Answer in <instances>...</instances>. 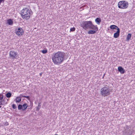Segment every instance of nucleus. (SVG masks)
I'll list each match as a JSON object with an SVG mask.
<instances>
[{"label": "nucleus", "mask_w": 135, "mask_h": 135, "mask_svg": "<svg viewBox=\"0 0 135 135\" xmlns=\"http://www.w3.org/2000/svg\"><path fill=\"white\" fill-rule=\"evenodd\" d=\"M65 56V54L61 51L54 52L52 57L53 62L55 64H59L62 62Z\"/></svg>", "instance_id": "f257e3e1"}, {"label": "nucleus", "mask_w": 135, "mask_h": 135, "mask_svg": "<svg viewBox=\"0 0 135 135\" xmlns=\"http://www.w3.org/2000/svg\"><path fill=\"white\" fill-rule=\"evenodd\" d=\"M32 12L27 8H23L21 11V15L23 19H29L30 18V16Z\"/></svg>", "instance_id": "f03ea898"}, {"label": "nucleus", "mask_w": 135, "mask_h": 135, "mask_svg": "<svg viewBox=\"0 0 135 135\" xmlns=\"http://www.w3.org/2000/svg\"><path fill=\"white\" fill-rule=\"evenodd\" d=\"M110 89L108 88L104 87L101 89L100 93L104 97L109 95L110 94Z\"/></svg>", "instance_id": "7ed1b4c3"}, {"label": "nucleus", "mask_w": 135, "mask_h": 135, "mask_svg": "<svg viewBox=\"0 0 135 135\" xmlns=\"http://www.w3.org/2000/svg\"><path fill=\"white\" fill-rule=\"evenodd\" d=\"M92 22L91 21H83L81 24V26L85 29H90Z\"/></svg>", "instance_id": "20e7f679"}, {"label": "nucleus", "mask_w": 135, "mask_h": 135, "mask_svg": "<svg viewBox=\"0 0 135 135\" xmlns=\"http://www.w3.org/2000/svg\"><path fill=\"white\" fill-rule=\"evenodd\" d=\"M128 5V2L125 1H120L118 3V8L122 9L127 8Z\"/></svg>", "instance_id": "39448f33"}, {"label": "nucleus", "mask_w": 135, "mask_h": 135, "mask_svg": "<svg viewBox=\"0 0 135 135\" xmlns=\"http://www.w3.org/2000/svg\"><path fill=\"white\" fill-rule=\"evenodd\" d=\"M122 135H131L132 133V131L130 130V127L127 126L125 129L123 131Z\"/></svg>", "instance_id": "423d86ee"}, {"label": "nucleus", "mask_w": 135, "mask_h": 135, "mask_svg": "<svg viewBox=\"0 0 135 135\" xmlns=\"http://www.w3.org/2000/svg\"><path fill=\"white\" fill-rule=\"evenodd\" d=\"M9 56L12 59H16L17 57V53L13 51H11L9 52Z\"/></svg>", "instance_id": "0eeeda50"}, {"label": "nucleus", "mask_w": 135, "mask_h": 135, "mask_svg": "<svg viewBox=\"0 0 135 135\" xmlns=\"http://www.w3.org/2000/svg\"><path fill=\"white\" fill-rule=\"evenodd\" d=\"M27 104L25 103L23 105L20 104L18 105V108L19 110L22 109V110L24 111L27 108Z\"/></svg>", "instance_id": "6e6552de"}, {"label": "nucleus", "mask_w": 135, "mask_h": 135, "mask_svg": "<svg viewBox=\"0 0 135 135\" xmlns=\"http://www.w3.org/2000/svg\"><path fill=\"white\" fill-rule=\"evenodd\" d=\"M15 32L16 34L18 36H20L23 34V29L21 28L18 29Z\"/></svg>", "instance_id": "1a4fd4ad"}, {"label": "nucleus", "mask_w": 135, "mask_h": 135, "mask_svg": "<svg viewBox=\"0 0 135 135\" xmlns=\"http://www.w3.org/2000/svg\"><path fill=\"white\" fill-rule=\"evenodd\" d=\"M120 32V29H118L117 31L115 33L114 35V37L115 38H117L118 37L119 35Z\"/></svg>", "instance_id": "9d476101"}, {"label": "nucleus", "mask_w": 135, "mask_h": 135, "mask_svg": "<svg viewBox=\"0 0 135 135\" xmlns=\"http://www.w3.org/2000/svg\"><path fill=\"white\" fill-rule=\"evenodd\" d=\"M90 29H92L96 31L98 30V28L97 25H94L92 23Z\"/></svg>", "instance_id": "9b49d317"}, {"label": "nucleus", "mask_w": 135, "mask_h": 135, "mask_svg": "<svg viewBox=\"0 0 135 135\" xmlns=\"http://www.w3.org/2000/svg\"><path fill=\"white\" fill-rule=\"evenodd\" d=\"M118 70L121 73L123 74L125 73V70L122 67L119 66L118 68Z\"/></svg>", "instance_id": "f8f14e48"}, {"label": "nucleus", "mask_w": 135, "mask_h": 135, "mask_svg": "<svg viewBox=\"0 0 135 135\" xmlns=\"http://www.w3.org/2000/svg\"><path fill=\"white\" fill-rule=\"evenodd\" d=\"M110 28L112 30L117 29V30L118 29H119L117 26L114 25H111L110 26Z\"/></svg>", "instance_id": "ddd939ff"}, {"label": "nucleus", "mask_w": 135, "mask_h": 135, "mask_svg": "<svg viewBox=\"0 0 135 135\" xmlns=\"http://www.w3.org/2000/svg\"><path fill=\"white\" fill-rule=\"evenodd\" d=\"M95 21L98 24H99L101 21V20L100 18H97L95 20Z\"/></svg>", "instance_id": "4468645a"}, {"label": "nucleus", "mask_w": 135, "mask_h": 135, "mask_svg": "<svg viewBox=\"0 0 135 135\" xmlns=\"http://www.w3.org/2000/svg\"><path fill=\"white\" fill-rule=\"evenodd\" d=\"M97 31L94 30H90L88 32V33L89 34H93L95 33Z\"/></svg>", "instance_id": "2eb2a0df"}, {"label": "nucleus", "mask_w": 135, "mask_h": 135, "mask_svg": "<svg viewBox=\"0 0 135 135\" xmlns=\"http://www.w3.org/2000/svg\"><path fill=\"white\" fill-rule=\"evenodd\" d=\"M7 22L9 25H12L13 23V21L11 19L8 20H7Z\"/></svg>", "instance_id": "dca6fc26"}, {"label": "nucleus", "mask_w": 135, "mask_h": 135, "mask_svg": "<svg viewBox=\"0 0 135 135\" xmlns=\"http://www.w3.org/2000/svg\"><path fill=\"white\" fill-rule=\"evenodd\" d=\"M15 100H16V103H19L21 101V98L19 97H16Z\"/></svg>", "instance_id": "f3484780"}, {"label": "nucleus", "mask_w": 135, "mask_h": 135, "mask_svg": "<svg viewBox=\"0 0 135 135\" xmlns=\"http://www.w3.org/2000/svg\"><path fill=\"white\" fill-rule=\"evenodd\" d=\"M132 35L131 33H129L127 36V40L129 41Z\"/></svg>", "instance_id": "a211bd4d"}, {"label": "nucleus", "mask_w": 135, "mask_h": 135, "mask_svg": "<svg viewBox=\"0 0 135 135\" xmlns=\"http://www.w3.org/2000/svg\"><path fill=\"white\" fill-rule=\"evenodd\" d=\"M12 95V94L11 93H10L9 92H8L6 94V96L8 98H10Z\"/></svg>", "instance_id": "6ab92c4d"}, {"label": "nucleus", "mask_w": 135, "mask_h": 135, "mask_svg": "<svg viewBox=\"0 0 135 135\" xmlns=\"http://www.w3.org/2000/svg\"><path fill=\"white\" fill-rule=\"evenodd\" d=\"M41 52L43 54H45L47 53V50H43L41 51Z\"/></svg>", "instance_id": "aec40b11"}, {"label": "nucleus", "mask_w": 135, "mask_h": 135, "mask_svg": "<svg viewBox=\"0 0 135 135\" xmlns=\"http://www.w3.org/2000/svg\"><path fill=\"white\" fill-rule=\"evenodd\" d=\"M12 107L13 109H16L17 108V107L16 106V104H13L12 105Z\"/></svg>", "instance_id": "412c9836"}, {"label": "nucleus", "mask_w": 135, "mask_h": 135, "mask_svg": "<svg viewBox=\"0 0 135 135\" xmlns=\"http://www.w3.org/2000/svg\"><path fill=\"white\" fill-rule=\"evenodd\" d=\"M75 27H73L72 28H71L70 29V31H75Z\"/></svg>", "instance_id": "4be33fe9"}, {"label": "nucleus", "mask_w": 135, "mask_h": 135, "mask_svg": "<svg viewBox=\"0 0 135 135\" xmlns=\"http://www.w3.org/2000/svg\"><path fill=\"white\" fill-rule=\"evenodd\" d=\"M24 97L26 98L28 100H29L30 99V97L29 96H24Z\"/></svg>", "instance_id": "5701e85b"}, {"label": "nucleus", "mask_w": 135, "mask_h": 135, "mask_svg": "<svg viewBox=\"0 0 135 135\" xmlns=\"http://www.w3.org/2000/svg\"><path fill=\"white\" fill-rule=\"evenodd\" d=\"M3 96L2 95H0V100H2L3 98Z\"/></svg>", "instance_id": "b1692460"}, {"label": "nucleus", "mask_w": 135, "mask_h": 135, "mask_svg": "<svg viewBox=\"0 0 135 135\" xmlns=\"http://www.w3.org/2000/svg\"><path fill=\"white\" fill-rule=\"evenodd\" d=\"M5 0H0V5L2 2H4Z\"/></svg>", "instance_id": "393cba45"}, {"label": "nucleus", "mask_w": 135, "mask_h": 135, "mask_svg": "<svg viewBox=\"0 0 135 135\" xmlns=\"http://www.w3.org/2000/svg\"><path fill=\"white\" fill-rule=\"evenodd\" d=\"M23 96L22 95V94H20V96L19 97H20V98H21L22 97H24V96Z\"/></svg>", "instance_id": "a878e982"}, {"label": "nucleus", "mask_w": 135, "mask_h": 135, "mask_svg": "<svg viewBox=\"0 0 135 135\" xmlns=\"http://www.w3.org/2000/svg\"><path fill=\"white\" fill-rule=\"evenodd\" d=\"M3 105V104H2V101L0 102V105Z\"/></svg>", "instance_id": "bb28decb"}, {"label": "nucleus", "mask_w": 135, "mask_h": 135, "mask_svg": "<svg viewBox=\"0 0 135 135\" xmlns=\"http://www.w3.org/2000/svg\"><path fill=\"white\" fill-rule=\"evenodd\" d=\"M42 73H41L40 74V75L41 76H42Z\"/></svg>", "instance_id": "cd10ccee"}, {"label": "nucleus", "mask_w": 135, "mask_h": 135, "mask_svg": "<svg viewBox=\"0 0 135 135\" xmlns=\"http://www.w3.org/2000/svg\"><path fill=\"white\" fill-rule=\"evenodd\" d=\"M39 108H37V110H39Z\"/></svg>", "instance_id": "c85d7f7f"}, {"label": "nucleus", "mask_w": 135, "mask_h": 135, "mask_svg": "<svg viewBox=\"0 0 135 135\" xmlns=\"http://www.w3.org/2000/svg\"><path fill=\"white\" fill-rule=\"evenodd\" d=\"M1 106L0 105V108L1 107Z\"/></svg>", "instance_id": "c756f323"}, {"label": "nucleus", "mask_w": 135, "mask_h": 135, "mask_svg": "<svg viewBox=\"0 0 135 135\" xmlns=\"http://www.w3.org/2000/svg\"><path fill=\"white\" fill-rule=\"evenodd\" d=\"M54 135H57V134H55Z\"/></svg>", "instance_id": "7c9ffc66"}, {"label": "nucleus", "mask_w": 135, "mask_h": 135, "mask_svg": "<svg viewBox=\"0 0 135 135\" xmlns=\"http://www.w3.org/2000/svg\"><path fill=\"white\" fill-rule=\"evenodd\" d=\"M38 106H39V104Z\"/></svg>", "instance_id": "2f4dec72"}]
</instances>
